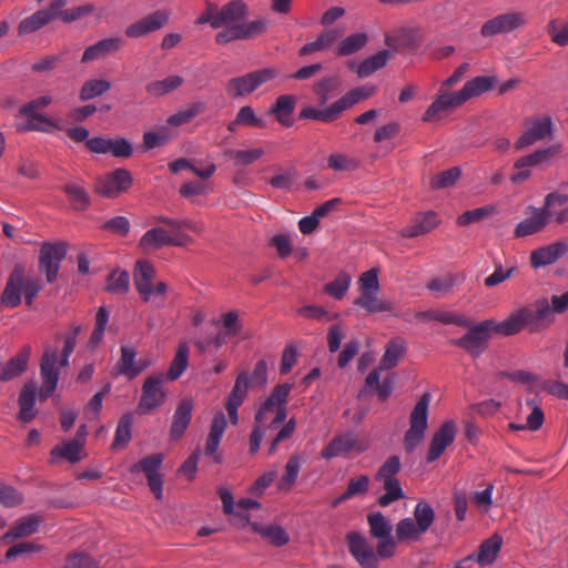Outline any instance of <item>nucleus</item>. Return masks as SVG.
<instances>
[{"label":"nucleus","mask_w":568,"mask_h":568,"mask_svg":"<svg viewBox=\"0 0 568 568\" xmlns=\"http://www.w3.org/2000/svg\"><path fill=\"white\" fill-rule=\"evenodd\" d=\"M371 537L377 540L376 551L368 540L358 531L346 534L348 551L363 568H377L381 558L390 556V525L379 511L367 516Z\"/></svg>","instance_id":"nucleus-1"},{"label":"nucleus","mask_w":568,"mask_h":568,"mask_svg":"<svg viewBox=\"0 0 568 568\" xmlns=\"http://www.w3.org/2000/svg\"><path fill=\"white\" fill-rule=\"evenodd\" d=\"M293 388L291 384L276 385L264 399L254 416V428L250 436V453L255 454L263 438L271 437L286 419V404Z\"/></svg>","instance_id":"nucleus-2"},{"label":"nucleus","mask_w":568,"mask_h":568,"mask_svg":"<svg viewBox=\"0 0 568 568\" xmlns=\"http://www.w3.org/2000/svg\"><path fill=\"white\" fill-rule=\"evenodd\" d=\"M552 322L554 316L548 300L539 298L531 305L513 312L505 321L498 323L495 333L513 336L525 328L529 333H538L550 326Z\"/></svg>","instance_id":"nucleus-3"},{"label":"nucleus","mask_w":568,"mask_h":568,"mask_svg":"<svg viewBox=\"0 0 568 568\" xmlns=\"http://www.w3.org/2000/svg\"><path fill=\"white\" fill-rule=\"evenodd\" d=\"M247 14L248 8L243 0H232L222 8L213 2H207L205 10L199 16L195 23H209L213 29L229 30L234 26H241Z\"/></svg>","instance_id":"nucleus-4"},{"label":"nucleus","mask_w":568,"mask_h":568,"mask_svg":"<svg viewBox=\"0 0 568 568\" xmlns=\"http://www.w3.org/2000/svg\"><path fill=\"white\" fill-rule=\"evenodd\" d=\"M430 395L428 393L417 400L409 418V428L404 437V447L406 452L414 450L424 439L427 428L428 406Z\"/></svg>","instance_id":"nucleus-5"},{"label":"nucleus","mask_w":568,"mask_h":568,"mask_svg":"<svg viewBox=\"0 0 568 568\" xmlns=\"http://www.w3.org/2000/svg\"><path fill=\"white\" fill-rule=\"evenodd\" d=\"M166 382L163 374H152L145 378L142 385V394L138 404L140 415L150 414L160 408L166 400L168 392L164 388Z\"/></svg>","instance_id":"nucleus-6"},{"label":"nucleus","mask_w":568,"mask_h":568,"mask_svg":"<svg viewBox=\"0 0 568 568\" xmlns=\"http://www.w3.org/2000/svg\"><path fill=\"white\" fill-rule=\"evenodd\" d=\"M369 447L367 440L361 438V436L354 432H346L336 435L321 452V456L324 459H332L339 456H346L349 454H362Z\"/></svg>","instance_id":"nucleus-7"},{"label":"nucleus","mask_w":568,"mask_h":568,"mask_svg":"<svg viewBox=\"0 0 568 568\" xmlns=\"http://www.w3.org/2000/svg\"><path fill=\"white\" fill-rule=\"evenodd\" d=\"M361 295L354 301L356 306L365 308L369 313H377L385 310L383 302L378 298L379 282L378 271L371 268L364 272L358 278Z\"/></svg>","instance_id":"nucleus-8"},{"label":"nucleus","mask_w":568,"mask_h":568,"mask_svg":"<svg viewBox=\"0 0 568 568\" xmlns=\"http://www.w3.org/2000/svg\"><path fill=\"white\" fill-rule=\"evenodd\" d=\"M390 364V342L385 345V352L381 361L379 367L374 369L365 381L363 389L359 392L358 397H363L369 393H377L381 400L388 398V385L390 383V372L388 366Z\"/></svg>","instance_id":"nucleus-9"},{"label":"nucleus","mask_w":568,"mask_h":568,"mask_svg":"<svg viewBox=\"0 0 568 568\" xmlns=\"http://www.w3.org/2000/svg\"><path fill=\"white\" fill-rule=\"evenodd\" d=\"M65 243L43 242L39 252V270L48 283L57 280L61 262L67 255Z\"/></svg>","instance_id":"nucleus-10"},{"label":"nucleus","mask_w":568,"mask_h":568,"mask_svg":"<svg viewBox=\"0 0 568 568\" xmlns=\"http://www.w3.org/2000/svg\"><path fill=\"white\" fill-rule=\"evenodd\" d=\"M498 323L484 321L473 326L463 337L453 341V344L464 348L473 357H479L486 347L489 332H495Z\"/></svg>","instance_id":"nucleus-11"},{"label":"nucleus","mask_w":568,"mask_h":568,"mask_svg":"<svg viewBox=\"0 0 568 568\" xmlns=\"http://www.w3.org/2000/svg\"><path fill=\"white\" fill-rule=\"evenodd\" d=\"M164 455L161 453L151 454L130 467L132 474L143 473L146 476L149 487L156 499L163 496V478L160 474Z\"/></svg>","instance_id":"nucleus-12"},{"label":"nucleus","mask_w":568,"mask_h":568,"mask_svg":"<svg viewBox=\"0 0 568 568\" xmlns=\"http://www.w3.org/2000/svg\"><path fill=\"white\" fill-rule=\"evenodd\" d=\"M133 183L132 174L126 169H116L95 180L94 190L103 197L114 199L128 191Z\"/></svg>","instance_id":"nucleus-13"},{"label":"nucleus","mask_w":568,"mask_h":568,"mask_svg":"<svg viewBox=\"0 0 568 568\" xmlns=\"http://www.w3.org/2000/svg\"><path fill=\"white\" fill-rule=\"evenodd\" d=\"M525 131L515 142L516 150H523L551 136L554 123L549 115H539L526 120Z\"/></svg>","instance_id":"nucleus-14"},{"label":"nucleus","mask_w":568,"mask_h":568,"mask_svg":"<svg viewBox=\"0 0 568 568\" xmlns=\"http://www.w3.org/2000/svg\"><path fill=\"white\" fill-rule=\"evenodd\" d=\"M191 243H193V239L189 234L179 232L175 235H171L162 227H153L149 230L143 234L139 242L140 246L144 250H158L163 246H185Z\"/></svg>","instance_id":"nucleus-15"},{"label":"nucleus","mask_w":568,"mask_h":568,"mask_svg":"<svg viewBox=\"0 0 568 568\" xmlns=\"http://www.w3.org/2000/svg\"><path fill=\"white\" fill-rule=\"evenodd\" d=\"M268 23L265 19H257L251 22H242L229 30H222L215 36L219 44H225L235 40H248L266 32Z\"/></svg>","instance_id":"nucleus-16"},{"label":"nucleus","mask_w":568,"mask_h":568,"mask_svg":"<svg viewBox=\"0 0 568 568\" xmlns=\"http://www.w3.org/2000/svg\"><path fill=\"white\" fill-rule=\"evenodd\" d=\"M58 354L54 351H45L40 363V376L42 386L39 390L41 400L48 399L57 388L59 369L57 368Z\"/></svg>","instance_id":"nucleus-17"},{"label":"nucleus","mask_w":568,"mask_h":568,"mask_svg":"<svg viewBox=\"0 0 568 568\" xmlns=\"http://www.w3.org/2000/svg\"><path fill=\"white\" fill-rule=\"evenodd\" d=\"M464 104L458 92L449 93L445 88H440L437 98L423 114V121L436 122L443 119L448 112Z\"/></svg>","instance_id":"nucleus-18"},{"label":"nucleus","mask_w":568,"mask_h":568,"mask_svg":"<svg viewBox=\"0 0 568 568\" xmlns=\"http://www.w3.org/2000/svg\"><path fill=\"white\" fill-rule=\"evenodd\" d=\"M525 18L521 12L510 11L498 14L486 21L480 29L483 37H494L501 33H508L524 26Z\"/></svg>","instance_id":"nucleus-19"},{"label":"nucleus","mask_w":568,"mask_h":568,"mask_svg":"<svg viewBox=\"0 0 568 568\" xmlns=\"http://www.w3.org/2000/svg\"><path fill=\"white\" fill-rule=\"evenodd\" d=\"M170 17L171 12L169 10H156L130 24L125 29V36L129 38H141L151 32L158 31L169 23Z\"/></svg>","instance_id":"nucleus-20"},{"label":"nucleus","mask_w":568,"mask_h":568,"mask_svg":"<svg viewBox=\"0 0 568 568\" xmlns=\"http://www.w3.org/2000/svg\"><path fill=\"white\" fill-rule=\"evenodd\" d=\"M135 358H136L135 348L129 347V346H122L120 359L115 364L116 375H123V376L128 377L129 379H134L151 365L150 361H146V359L136 361Z\"/></svg>","instance_id":"nucleus-21"},{"label":"nucleus","mask_w":568,"mask_h":568,"mask_svg":"<svg viewBox=\"0 0 568 568\" xmlns=\"http://www.w3.org/2000/svg\"><path fill=\"white\" fill-rule=\"evenodd\" d=\"M227 426V420L223 412H216L213 416L210 432L205 442L204 454L212 458L216 464L222 463V455L217 452L222 436Z\"/></svg>","instance_id":"nucleus-22"},{"label":"nucleus","mask_w":568,"mask_h":568,"mask_svg":"<svg viewBox=\"0 0 568 568\" xmlns=\"http://www.w3.org/2000/svg\"><path fill=\"white\" fill-rule=\"evenodd\" d=\"M422 41L419 29L414 24L398 27L393 32V52L413 53Z\"/></svg>","instance_id":"nucleus-23"},{"label":"nucleus","mask_w":568,"mask_h":568,"mask_svg":"<svg viewBox=\"0 0 568 568\" xmlns=\"http://www.w3.org/2000/svg\"><path fill=\"white\" fill-rule=\"evenodd\" d=\"M456 436V426L454 422L444 423L434 434L426 459L428 463L435 462L440 457L445 449L454 442Z\"/></svg>","instance_id":"nucleus-24"},{"label":"nucleus","mask_w":568,"mask_h":568,"mask_svg":"<svg viewBox=\"0 0 568 568\" xmlns=\"http://www.w3.org/2000/svg\"><path fill=\"white\" fill-rule=\"evenodd\" d=\"M566 253H568V244L566 242L557 241L534 250L529 257L530 264L535 268L544 267L554 264Z\"/></svg>","instance_id":"nucleus-25"},{"label":"nucleus","mask_w":568,"mask_h":568,"mask_svg":"<svg viewBox=\"0 0 568 568\" xmlns=\"http://www.w3.org/2000/svg\"><path fill=\"white\" fill-rule=\"evenodd\" d=\"M440 224L438 214L434 211L417 213L412 222L402 230L404 237H417L428 234Z\"/></svg>","instance_id":"nucleus-26"},{"label":"nucleus","mask_w":568,"mask_h":568,"mask_svg":"<svg viewBox=\"0 0 568 568\" xmlns=\"http://www.w3.org/2000/svg\"><path fill=\"white\" fill-rule=\"evenodd\" d=\"M248 388H251L248 385V374L246 372H242L237 375L226 400V410L233 425H236L239 422L237 409L243 404Z\"/></svg>","instance_id":"nucleus-27"},{"label":"nucleus","mask_w":568,"mask_h":568,"mask_svg":"<svg viewBox=\"0 0 568 568\" xmlns=\"http://www.w3.org/2000/svg\"><path fill=\"white\" fill-rule=\"evenodd\" d=\"M42 523V517L37 514H29L19 518L14 525L0 538V542L9 544L18 538L36 534Z\"/></svg>","instance_id":"nucleus-28"},{"label":"nucleus","mask_w":568,"mask_h":568,"mask_svg":"<svg viewBox=\"0 0 568 568\" xmlns=\"http://www.w3.org/2000/svg\"><path fill=\"white\" fill-rule=\"evenodd\" d=\"M31 357V346L23 345L18 353L7 361L0 371V381L9 382L22 375L28 369Z\"/></svg>","instance_id":"nucleus-29"},{"label":"nucleus","mask_w":568,"mask_h":568,"mask_svg":"<svg viewBox=\"0 0 568 568\" xmlns=\"http://www.w3.org/2000/svg\"><path fill=\"white\" fill-rule=\"evenodd\" d=\"M193 408V400L190 398H184L179 403L170 427L171 439L178 440L183 436L191 423Z\"/></svg>","instance_id":"nucleus-30"},{"label":"nucleus","mask_w":568,"mask_h":568,"mask_svg":"<svg viewBox=\"0 0 568 568\" xmlns=\"http://www.w3.org/2000/svg\"><path fill=\"white\" fill-rule=\"evenodd\" d=\"M531 212L529 217L520 221L515 230V237H525L544 231L547 226V216L541 207L528 206Z\"/></svg>","instance_id":"nucleus-31"},{"label":"nucleus","mask_w":568,"mask_h":568,"mask_svg":"<svg viewBox=\"0 0 568 568\" xmlns=\"http://www.w3.org/2000/svg\"><path fill=\"white\" fill-rule=\"evenodd\" d=\"M21 283H23V268L16 266L11 272L6 287L1 294V304L9 308H14L21 303Z\"/></svg>","instance_id":"nucleus-32"},{"label":"nucleus","mask_w":568,"mask_h":568,"mask_svg":"<svg viewBox=\"0 0 568 568\" xmlns=\"http://www.w3.org/2000/svg\"><path fill=\"white\" fill-rule=\"evenodd\" d=\"M122 45L123 40L120 37L100 40L84 50L81 58V62L88 63L99 59H103L109 54L118 52L122 48Z\"/></svg>","instance_id":"nucleus-33"},{"label":"nucleus","mask_w":568,"mask_h":568,"mask_svg":"<svg viewBox=\"0 0 568 568\" xmlns=\"http://www.w3.org/2000/svg\"><path fill=\"white\" fill-rule=\"evenodd\" d=\"M37 392L38 384L34 381L26 383L20 392L18 398L20 406L18 418L23 423H29L36 417L34 405Z\"/></svg>","instance_id":"nucleus-34"},{"label":"nucleus","mask_w":568,"mask_h":568,"mask_svg":"<svg viewBox=\"0 0 568 568\" xmlns=\"http://www.w3.org/2000/svg\"><path fill=\"white\" fill-rule=\"evenodd\" d=\"M343 36L342 29H328L321 32L316 40L304 44L298 53L300 55H308L313 52L326 51L332 48Z\"/></svg>","instance_id":"nucleus-35"},{"label":"nucleus","mask_w":568,"mask_h":568,"mask_svg":"<svg viewBox=\"0 0 568 568\" xmlns=\"http://www.w3.org/2000/svg\"><path fill=\"white\" fill-rule=\"evenodd\" d=\"M296 104L294 95L284 94L280 95L275 103L270 106L268 113L274 114L276 120L284 126H291L293 121L291 119Z\"/></svg>","instance_id":"nucleus-36"},{"label":"nucleus","mask_w":568,"mask_h":568,"mask_svg":"<svg viewBox=\"0 0 568 568\" xmlns=\"http://www.w3.org/2000/svg\"><path fill=\"white\" fill-rule=\"evenodd\" d=\"M52 102L51 95H42L39 97L19 109L20 114L26 115L27 118L37 119L40 123H43L52 129H58L54 124L53 120L47 118L44 114L38 112V110H42L50 105Z\"/></svg>","instance_id":"nucleus-37"},{"label":"nucleus","mask_w":568,"mask_h":568,"mask_svg":"<svg viewBox=\"0 0 568 568\" xmlns=\"http://www.w3.org/2000/svg\"><path fill=\"white\" fill-rule=\"evenodd\" d=\"M495 83L496 79L494 77L479 75L467 81L457 92L462 98V101L465 103L469 99L478 97L493 89Z\"/></svg>","instance_id":"nucleus-38"},{"label":"nucleus","mask_w":568,"mask_h":568,"mask_svg":"<svg viewBox=\"0 0 568 568\" xmlns=\"http://www.w3.org/2000/svg\"><path fill=\"white\" fill-rule=\"evenodd\" d=\"M559 151L558 145H552L546 149H538L530 154L519 158L516 160L514 168L521 170L525 168L538 166L548 163L555 154Z\"/></svg>","instance_id":"nucleus-39"},{"label":"nucleus","mask_w":568,"mask_h":568,"mask_svg":"<svg viewBox=\"0 0 568 568\" xmlns=\"http://www.w3.org/2000/svg\"><path fill=\"white\" fill-rule=\"evenodd\" d=\"M252 528L262 538L274 547H282L288 544L290 536L286 530L280 525H267L262 526L260 524H253Z\"/></svg>","instance_id":"nucleus-40"},{"label":"nucleus","mask_w":568,"mask_h":568,"mask_svg":"<svg viewBox=\"0 0 568 568\" xmlns=\"http://www.w3.org/2000/svg\"><path fill=\"white\" fill-rule=\"evenodd\" d=\"M83 446L81 442L70 440L67 443H62L61 445H57L51 450V463H55L58 459L62 458L71 464H75L82 459L81 452Z\"/></svg>","instance_id":"nucleus-41"},{"label":"nucleus","mask_w":568,"mask_h":568,"mask_svg":"<svg viewBox=\"0 0 568 568\" xmlns=\"http://www.w3.org/2000/svg\"><path fill=\"white\" fill-rule=\"evenodd\" d=\"M134 417L132 413H125L118 422V426L112 443V449L120 450L128 446L132 438V426Z\"/></svg>","instance_id":"nucleus-42"},{"label":"nucleus","mask_w":568,"mask_h":568,"mask_svg":"<svg viewBox=\"0 0 568 568\" xmlns=\"http://www.w3.org/2000/svg\"><path fill=\"white\" fill-rule=\"evenodd\" d=\"M206 109V104L201 101L192 102L186 106L179 110L176 113L170 115L166 123L171 126H180L191 122L195 116L202 114Z\"/></svg>","instance_id":"nucleus-43"},{"label":"nucleus","mask_w":568,"mask_h":568,"mask_svg":"<svg viewBox=\"0 0 568 568\" xmlns=\"http://www.w3.org/2000/svg\"><path fill=\"white\" fill-rule=\"evenodd\" d=\"M189 365V346L186 343H180L172 359L166 375V381H176L185 372Z\"/></svg>","instance_id":"nucleus-44"},{"label":"nucleus","mask_w":568,"mask_h":568,"mask_svg":"<svg viewBox=\"0 0 568 568\" xmlns=\"http://www.w3.org/2000/svg\"><path fill=\"white\" fill-rule=\"evenodd\" d=\"M155 270L150 262L138 261L133 272V282L138 293L148 292L146 285L153 282Z\"/></svg>","instance_id":"nucleus-45"},{"label":"nucleus","mask_w":568,"mask_h":568,"mask_svg":"<svg viewBox=\"0 0 568 568\" xmlns=\"http://www.w3.org/2000/svg\"><path fill=\"white\" fill-rule=\"evenodd\" d=\"M225 89L227 94L234 99L246 97L256 90L250 72L229 80Z\"/></svg>","instance_id":"nucleus-46"},{"label":"nucleus","mask_w":568,"mask_h":568,"mask_svg":"<svg viewBox=\"0 0 568 568\" xmlns=\"http://www.w3.org/2000/svg\"><path fill=\"white\" fill-rule=\"evenodd\" d=\"M62 190L67 194L74 210L85 211L90 206V196L85 189L79 183L69 182Z\"/></svg>","instance_id":"nucleus-47"},{"label":"nucleus","mask_w":568,"mask_h":568,"mask_svg":"<svg viewBox=\"0 0 568 568\" xmlns=\"http://www.w3.org/2000/svg\"><path fill=\"white\" fill-rule=\"evenodd\" d=\"M503 545V538L495 534L490 538L483 541L477 555V562L480 566L490 565L496 559Z\"/></svg>","instance_id":"nucleus-48"},{"label":"nucleus","mask_w":568,"mask_h":568,"mask_svg":"<svg viewBox=\"0 0 568 568\" xmlns=\"http://www.w3.org/2000/svg\"><path fill=\"white\" fill-rule=\"evenodd\" d=\"M341 115L336 101L328 108L320 110L313 106H305L300 112V119H312L324 123L334 122Z\"/></svg>","instance_id":"nucleus-49"},{"label":"nucleus","mask_w":568,"mask_h":568,"mask_svg":"<svg viewBox=\"0 0 568 568\" xmlns=\"http://www.w3.org/2000/svg\"><path fill=\"white\" fill-rule=\"evenodd\" d=\"M52 21V13L44 10L36 11L30 17L24 18L20 21L18 27L19 34L33 33Z\"/></svg>","instance_id":"nucleus-50"},{"label":"nucleus","mask_w":568,"mask_h":568,"mask_svg":"<svg viewBox=\"0 0 568 568\" xmlns=\"http://www.w3.org/2000/svg\"><path fill=\"white\" fill-rule=\"evenodd\" d=\"M367 41L368 36L365 32L353 33L339 42L336 55L346 57L356 53L366 45Z\"/></svg>","instance_id":"nucleus-51"},{"label":"nucleus","mask_w":568,"mask_h":568,"mask_svg":"<svg viewBox=\"0 0 568 568\" xmlns=\"http://www.w3.org/2000/svg\"><path fill=\"white\" fill-rule=\"evenodd\" d=\"M183 84V78L180 75H169L163 80L153 81L146 84L145 90L153 97L165 95Z\"/></svg>","instance_id":"nucleus-52"},{"label":"nucleus","mask_w":568,"mask_h":568,"mask_svg":"<svg viewBox=\"0 0 568 568\" xmlns=\"http://www.w3.org/2000/svg\"><path fill=\"white\" fill-rule=\"evenodd\" d=\"M111 89V82L102 79H91L83 83L79 92L81 101L99 98Z\"/></svg>","instance_id":"nucleus-53"},{"label":"nucleus","mask_w":568,"mask_h":568,"mask_svg":"<svg viewBox=\"0 0 568 568\" xmlns=\"http://www.w3.org/2000/svg\"><path fill=\"white\" fill-rule=\"evenodd\" d=\"M301 458L297 455H293L288 458L283 476L281 477L277 488L280 490H290L295 484L298 473L301 470Z\"/></svg>","instance_id":"nucleus-54"},{"label":"nucleus","mask_w":568,"mask_h":568,"mask_svg":"<svg viewBox=\"0 0 568 568\" xmlns=\"http://www.w3.org/2000/svg\"><path fill=\"white\" fill-rule=\"evenodd\" d=\"M388 51H379L378 53L368 57L362 61L356 69V73L359 78H367L378 69L383 68L387 62Z\"/></svg>","instance_id":"nucleus-55"},{"label":"nucleus","mask_w":568,"mask_h":568,"mask_svg":"<svg viewBox=\"0 0 568 568\" xmlns=\"http://www.w3.org/2000/svg\"><path fill=\"white\" fill-rule=\"evenodd\" d=\"M426 531L419 530L413 518H405L396 526V538L398 541H417Z\"/></svg>","instance_id":"nucleus-56"},{"label":"nucleus","mask_w":568,"mask_h":568,"mask_svg":"<svg viewBox=\"0 0 568 568\" xmlns=\"http://www.w3.org/2000/svg\"><path fill=\"white\" fill-rule=\"evenodd\" d=\"M105 290L112 294L124 295L130 290V275L126 271H113L108 275Z\"/></svg>","instance_id":"nucleus-57"},{"label":"nucleus","mask_w":568,"mask_h":568,"mask_svg":"<svg viewBox=\"0 0 568 568\" xmlns=\"http://www.w3.org/2000/svg\"><path fill=\"white\" fill-rule=\"evenodd\" d=\"M373 92H374L373 88H368V87L357 88V89L348 91L345 95H343L341 99H338L336 101L341 114L345 110L355 105L356 103H358L363 100H366L367 98L373 95Z\"/></svg>","instance_id":"nucleus-58"},{"label":"nucleus","mask_w":568,"mask_h":568,"mask_svg":"<svg viewBox=\"0 0 568 568\" xmlns=\"http://www.w3.org/2000/svg\"><path fill=\"white\" fill-rule=\"evenodd\" d=\"M352 277L345 272H341L334 281L325 284L324 292L329 296L342 300L349 288Z\"/></svg>","instance_id":"nucleus-59"},{"label":"nucleus","mask_w":568,"mask_h":568,"mask_svg":"<svg viewBox=\"0 0 568 568\" xmlns=\"http://www.w3.org/2000/svg\"><path fill=\"white\" fill-rule=\"evenodd\" d=\"M374 480L381 483L385 489V494L379 497L378 504L382 507L388 506L390 504V458L385 460L375 475Z\"/></svg>","instance_id":"nucleus-60"},{"label":"nucleus","mask_w":568,"mask_h":568,"mask_svg":"<svg viewBox=\"0 0 568 568\" xmlns=\"http://www.w3.org/2000/svg\"><path fill=\"white\" fill-rule=\"evenodd\" d=\"M494 213L495 206L493 205H485L481 207L469 210L457 217V224L459 226H467L469 224L480 222L484 219L493 215Z\"/></svg>","instance_id":"nucleus-61"},{"label":"nucleus","mask_w":568,"mask_h":568,"mask_svg":"<svg viewBox=\"0 0 568 568\" xmlns=\"http://www.w3.org/2000/svg\"><path fill=\"white\" fill-rule=\"evenodd\" d=\"M236 122L241 123L242 126L265 129V119L257 116L254 109L251 105H244L240 108L236 113Z\"/></svg>","instance_id":"nucleus-62"},{"label":"nucleus","mask_w":568,"mask_h":568,"mask_svg":"<svg viewBox=\"0 0 568 568\" xmlns=\"http://www.w3.org/2000/svg\"><path fill=\"white\" fill-rule=\"evenodd\" d=\"M435 519V513L430 505L419 501L414 510V520L419 530L427 531Z\"/></svg>","instance_id":"nucleus-63"},{"label":"nucleus","mask_w":568,"mask_h":568,"mask_svg":"<svg viewBox=\"0 0 568 568\" xmlns=\"http://www.w3.org/2000/svg\"><path fill=\"white\" fill-rule=\"evenodd\" d=\"M329 169L338 172L354 171L359 166L356 159L349 158L342 153H333L327 159Z\"/></svg>","instance_id":"nucleus-64"}]
</instances>
